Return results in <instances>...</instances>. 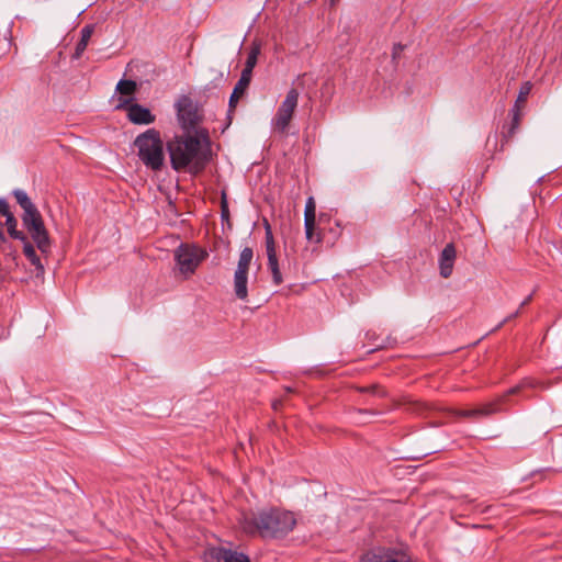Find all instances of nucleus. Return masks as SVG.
<instances>
[{"label":"nucleus","mask_w":562,"mask_h":562,"mask_svg":"<svg viewBox=\"0 0 562 562\" xmlns=\"http://www.w3.org/2000/svg\"><path fill=\"white\" fill-rule=\"evenodd\" d=\"M239 525L251 537L258 536L265 540L283 539L296 526V518L290 510L270 507L241 514Z\"/></svg>","instance_id":"1"},{"label":"nucleus","mask_w":562,"mask_h":562,"mask_svg":"<svg viewBox=\"0 0 562 562\" xmlns=\"http://www.w3.org/2000/svg\"><path fill=\"white\" fill-rule=\"evenodd\" d=\"M170 165L175 171L188 170L191 175L201 173L212 159V149L206 139L203 145L198 136L176 135L166 144Z\"/></svg>","instance_id":"2"},{"label":"nucleus","mask_w":562,"mask_h":562,"mask_svg":"<svg viewBox=\"0 0 562 562\" xmlns=\"http://www.w3.org/2000/svg\"><path fill=\"white\" fill-rule=\"evenodd\" d=\"M13 195L23 210L22 223L33 243L42 254H47L52 247V240L44 220L36 205L31 201L25 191L15 189Z\"/></svg>","instance_id":"3"},{"label":"nucleus","mask_w":562,"mask_h":562,"mask_svg":"<svg viewBox=\"0 0 562 562\" xmlns=\"http://www.w3.org/2000/svg\"><path fill=\"white\" fill-rule=\"evenodd\" d=\"M134 147L137 149V156L146 168L153 171H161L165 167L164 142L160 132L149 128L134 140Z\"/></svg>","instance_id":"4"},{"label":"nucleus","mask_w":562,"mask_h":562,"mask_svg":"<svg viewBox=\"0 0 562 562\" xmlns=\"http://www.w3.org/2000/svg\"><path fill=\"white\" fill-rule=\"evenodd\" d=\"M207 256L209 254L205 249L194 244L182 243L175 250V260L180 272L184 276L193 274Z\"/></svg>","instance_id":"5"},{"label":"nucleus","mask_w":562,"mask_h":562,"mask_svg":"<svg viewBox=\"0 0 562 562\" xmlns=\"http://www.w3.org/2000/svg\"><path fill=\"white\" fill-rule=\"evenodd\" d=\"M297 100L299 91L295 88L290 89L272 120L273 127L277 132L286 134L288 127L297 106Z\"/></svg>","instance_id":"6"},{"label":"nucleus","mask_w":562,"mask_h":562,"mask_svg":"<svg viewBox=\"0 0 562 562\" xmlns=\"http://www.w3.org/2000/svg\"><path fill=\"white\" fill-rule=\"evenodd\" d=\"M341 226L338 221H333L330 214L319 213L317 217L316 228L314 229V238L311 243H330L334 244L341 235Z\"/></svg>","instance_id":"7"},{"label":"nucleus","mask_w":562,"mask_h":562,"mask_svg":"<svg viewBox=\"0 0 562 562\" xmlns=\"http://www.w3.org/2000/svg\"><path fill=\"white\" fill-rule=\"evenodd\" d=\"M521 386L516 385L509 389L503 396L498 397L494 402L483 404L482 406L473 409H457L454 415L462 418H481L487 417L492 414L498 413L503 411V404L505 403L507 396L518 394Z\"/></svg>","instance_id":"8"},{"label":"nucleus","mask_w":562,"mask_h":562,"mask_svg":"<svg viewBox=\"0 0 562 562\" xmlns=\"http://www.w3.org/2000/svg\"><path fill=\"white\" fill-rule=\"evenodd\" d=\"M133 98L121 97L116 109L126 110L128 120L134 124L147 125L154 123L156 116L150 112V110L138 103H133Z\"/></svg>","instance_id":"9"},{"label":"nucleus","mask_w":562,"mask_h":562,"mask_svg":"<svg viewBox=\"0 0 562 562\" xmlns=\"http://www.w3.org/2000/svg\"><path fill=\"white\" fill-rule=\"evenodd\" d=\"M360 562H412V560L404 551L378 547L364 552Z\"/></svg>","instance_id":"10"},{"label":"nucleus","mask_w":562,"mask_h":562,"mask_svg":"<svg viewBox=\"0 0 562 562\" xmlns=\"http://www.w3.org/2000/svg\"><path fill=\"white\" fill-rule=\"evenodd\" d=\"M205 562H250L247 554L225 547H211L204 551Z\"/></svg>","instance_id":"11"},{"label":"nucleus","mask_w":562,"mask_h":562,"mask_svg":"<svg viewBox=\"0 0 562 562\" xmlns=\"http://www.w3.org/2000/svg\"><path fill=\"white\" fill-rule=\"evenodd\" d=\"M457 251L452 243H449L442 249L439 257L440 276L445 279L449 278L453 270Z\"/></svg>","instance_id":"12"},{"label":"nucleus","mask_w":562,"mask_h":562,"mask_svg":"<svg viewBox=\"0 0 562 562\" xmlns=\"http://www.w3.org/2000/svg\"><path fill=\"white\" fill-rule=\"evenodd\" d=\"M316 203L313 196H310L305 204L304 210V226H305V236L307 240H313L314 238V229L316 228Z\"/></svg>","instance_id":"13"},{"label":"nucleus","mask_w":562,"mask_h":562,"mask_svg":"<svg viewBox=\"0 0 562 562\" xmlns=\"http://www.w3.org/2000/svg\"><path fill=\"white\" fill-rule=\"evenodd\" d=\"M265 239H266V254L268 257V269L279 267V261L276 250V241L272 234L271 225L267 220H263Z\"/></svg>","instance_id":"14"},{"label":"nucleus","mask_w":562,"mask_h":562,"mask_svg":"<svg viewBox=\"0 0 562 562\" xmlns=\"http://www.w3.org/2000/svg\"><path fill=\"white\" fill-rule=\"evenodd\" d=\"M178 119L186 128L193 127L198 123L196 111L193 109L189 100L179 104Z\"/></svg>","instance_id":"15"},{"label":"nucleus","mask_w":562,"mask_h":562,"mask_svg":"<svg viewBox=\"0 0 562 562\" xmlns=\"http://www.w3.org/2000/svg\"><path fill=\"white\" fill-rule=\"evenodd\" d=\"M23 244V254L27 258V260L31 262L32 266L35 267L36 276L44 274V267L41 262L40 257L37 256L34 246L32 241L30 240L29 236L25 235L24 239H19Z\"/></svg>","instance_id":"16"},{"label":"nucleus","mask_w":562,"mask_h":562,"mask_svg":"<svg viewBox=\"0 0 562 562\" xmlns=\"http://www.w3.org/2000/svg\"><path fill=\"white\" fill-rule=\"evenodd\" d=\"M251 82V77L245 76L240 74V78L235 85L233 92L229 98L228 106L229 112H233L239 101V99L245 94L249 85Z\"/></svg>","instance_id":"17"},{"label":"nucleus","mask_w":562,"mask_h":562,"mask_svg":"<svg viewBox=\"0 0 562 562\" xmlns=\"http://www.w3.org/2000/svg\"><path fill=\"white\" fill-rule=\"evenodd\" d=\"M247 281L248 271L236 269L234 274V291L235 295L243 301L248 297Z\"/></svg>","instance_id":"18"},{"label":"nucleus","mask_w":562,"mask_h":562,"mask_svg":"<svg viewBox=\"0 0 562 562\" xmlns=\"http://www.w3.org/2000/svg\"><path fill=\"white\" fill-rule=\"evenodd\" d=\"M260 52H261V45L257 42H252V44L250 45V48L247 53L245 67L241 71L243 75L252 78V70L257 65L258 56L260 55Z\"/></svg>","instance_id":"19"},{"label":"nucleus","mask_w":562,"mask_h":562,"mask_svg":"<svg viewBox=\"0 0 562 562\" xmlns=\"http://www.w3.org/2000/svg\"><path fill=\"white\" fill-rule=\"evenodd\" d=\"M93 25L89 24L82 27L80 32V40L76 44L75 53L72 55V58L78 59L82 55V53L86 50L88 43L92 36L93 33Z\"/></svg>","instance_id":"20"},{"label":"nucleus","mask_w":562,"mask_h":562,"mask_svg":"<svg viewBox=\"0 0 562 562\" xmlns=\"http://www.w3.org/2000/svg\"><path fill=\"white\" fill-rule=\"evenodd\" d=\"M512 113V122L508 124V125H504L503 126V138L506 140V142H509V139H512L514 137V135L516 134L517 130L519 128V125H520V120H521V111H517V110H514L512 109L510 111Z\"/></svg>","instance_id":"21"},{"label":"nucleus","mask_w":562,"mask_h":562,"mask_svg":"<svg viewBox=\"0 0 562 562\" xmlns=\"http://www.w3.org/2000/svg\"><path fill=\"white\" fill-rule=\"evenodd\" d=\"M4 225H5L8 234L10 235L11 238L18 239V240L24 239V236L26 234L24 232L18 229V220L15 218L13 213L5 217Z\"/></svg>","instance_id":"22"},{"label":"nucleus","mask_w":562,"mask_h":562,"mask_svg":"<svg viewBox=\"0 0 562 562\" xmlns=\"http://www.w3.org/2000/svg\"><path fill=\"white\" fill-rule=\"evenodd\" d=\"M356 390L360 393H368L375 397H386L389 395L385 387L378 383H373L366 386H356Z\"/></svg>","instance_id":"23"},{"label":"nucleus","mask_w":562,"mask_h":562,"mask_svg":"<svg viewBox=\"0 0 562 562\" xmlns=\"http://www.w3.org/2000/svg\"><path fill=\"white\" fill-rule=\"evenodd\" d=\"M136 90H137V85L134 80L122 79L116 85V91L120 94L126 95L128 98H133Z\"/></svg>","instance_id":"24"},{"label":"nucleus","mask_w":562,"mask_h":562,"mask_svg":"<svg viewBox=\"0 0 562 562\" xmlns=\"http://www.w3.org/2000/svg\"><path fill=\"white\" fill-rule=\"evenodd\" d=\"M530 91H531L530 82H525L521 85V87L519 89L518 97H517L514 108H513L514 110L522 111L525 103L528 99V95L530 94Z\"/></svg>","instance_id":"25"},{"label":"nucleus","mask_w":562,"mask_h":562,"mask_svg":"<svg viewBox=\"0 0 562 562\" xmlns=\"http://www.w3.org/2000/svg\"><path fill=\"white\" fill-rule=\"evenodd\" d=\"M252 257H254L252 249L250 247H245L240 251L238 263H237V269L248 271L251 260H252Z\"/></svg>","instance_id":"26"},{"label":"nucleus","mask_w":562,"mask_h":562,"mask_svg":"<svg viewBox=\"0 0 562 562\" xmlns=\"http://www.w3.org/2000/svg\"><path fill=\"white\" fill-rule=\"evenodd\" d=\"M0 241L3 245L1 247V250L5 254V257L8 259H10L14 266H18V262H16V251L15 250L7 251V247H5L7 238H5V235L3 233V224L1 222H0Z\"/></svg>","instance_id":"27"},{"label":"nucleus","mask_w":562,"mask_h":562,"mask_svg":"<svg viewBox=\"0 0 562 562\" xmlns=\"http://www.w3.org/2000/svg\"><path fill=\"white\" fill-rule=\"evenodd\" d=\"M221 217L223 221L224 220L228 221V218H229L228 203H227V199H226V193L224 191L222 192V198H221Z\"/></svg>","instance_id":"28"},{"label":"nucleus","mask_w":562,"mask_h":562,"mask_svg":"<svg viewBox=\"0 0 562 562\" xmlns=\"http://www.w3.org/2000/svg\"><path fill=\"white\" fill-rule=\"evenodd\" d=\"M271 276H272V282L274 285H280L283 282V278L280 271V267H274L269 269Z\"/></svg>","instance_id":"29"},{"label":"nucleus","mask_w":562,"mask_h":562,"mask_svg":"<svg viewBox=\"0 0 562 562\" xmlns=\"http://www.w3.org/2000/svg\"><path fill=\"white\" fill-rule=\"evenodd\" d=\"M10 214H12V212L9 209L7 200L0 198V215L7 217Z\"/></svg>","instance_id":"30"},{"label":"nucleus","mask_w":562,"mask_h":562,"mask_svg":"<svg viewBox=\"0 0 562 562\" xmlns=\"http://www.w3.org/2000/svg\"><path fill=\"white\" fill-rule=\"evenodd\" d=\"M405 46L402 45L401 43H397L393 46V49H392V58L393 60H396L400 58L402 52L404 50Z\"/></svg>","instance_id":"31"},{"label":"nucleus","mask_w":562,"mask_h":562,"mask_svg":"<svg viewBox=\"0 0 562 562\" xmlns=\"http://www.w3.org/2000/svg\"><path fill=\"white\" fill-rule=\"evenodd\" d=\"M415 406H416L415 411L418 413H424V411L428 409V405L426 403L416 402Z\"/></svg>","instance_id":"32"},{"label":"nucleus","mask_w":562,"mask_h":562,"mask_svg":"<svg viewBox=\"0 0 562 562\" xmlns=\"http://www.w3.org/2000/svg\"><path fill=\"white\" fill-rule=\"evenodd\" d=\"M520 314V308H518L514 314L509 315L508 317H506L498 326L497 328H501L505 323H507L508 321L517 317L518 315Z\"/></svg>","instance_id":"33"},{"label":"nucleus","mask_w":562,"mask_h":562,"mask_svg":"<svg viewBox=\"0 0 562 562\" xmlns=\"http://www.w3.org/2000/svg\"><path fill=\"white\" fill-rule=\"evenodd\" d=\"M532 300V294L528 295L520 304L519 308L521 310L524 306L528 305Z\"/></svg>","instance_id":"34"},{"label":"nucleus","mask_w":562,"mask_h":562,"mask_svg":"<svg viewBox=\"0 0 562 562\" xmlns=\"http://www.w3.org/2000/svg\"><path fill=\"white\" fill-rule=\"evenodd\" d=\"M338 1H339V0H330V4H331V5H335V4H336V2H338Z\"/></svg>","instance_id":"35"},{"label":"nucleus","mask_w":562,"mask_h":562,"mask_svg":"<svg viewBox=\"0 0 562 562\" xmlns=\"http://www.w3.org/2000/svg\"><path fill=\"white\" fill-rule=\"evenodd\" d=\"M277 405H279V402H276V403L273 404V408H274V409H277Z\"/></svg>","instance_id":"36"},{"label":"nucleus","mask_w":562,"mask_h":562,"mask_svg":"<svg viewBox=\"0 0 562 562\" xmlns=\"http://www.w3.org/2000/svg\"><path fill=\"white\" fill-rule=\"evenodd\" d=\"M359 413H368L367 409H359Z\"/></svg>","instance_id":"37"}]
</instances>
